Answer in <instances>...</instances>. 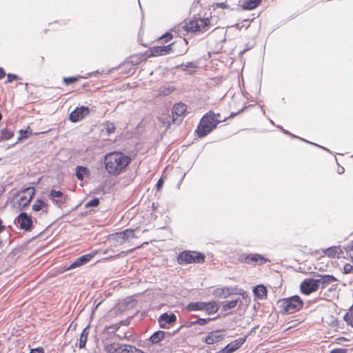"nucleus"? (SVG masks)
I'll use <instances>...</instances> for the list:
<instances>
[{
	"mask_svg": "<svg viewBox=\"0 0 353 353\" xmlns=\"http://www.w3.org/2000/svg\"><path fill=\"white\" fill-rule=\"evenodd\" d=\"M212 319H211V318H207V319L199 318V319H196V321H191L190 323L191 325H204Z\"/></svg>",
	"mask_w": 353,
	"mask_h": 353,
	"instance_id": "36",
	"label": "nucleus"
},
{
	"mask_svg": "<svg viewBox=\"0 0 353 353\" xmlns=\"http://www.w3.org/2000/svg\"><path fill=\"white\" fill-rule=\"evenodd\" d=\"M19 79V77L17 74H12V73H8L7 74V82L8 83H11L13 81L17 80Z\"/></svg>",
	"mask_w": 353,
	"mask_h": 353,
	"instance_id": "39",
	"label": "nucleus"
},
{
	"mask_svg": "<svg viewBox=\"0 0 353 353\" xmlns=\"http://www.w3.org/2000/svg\"><path fill=\"white\" fill-rule=\"evenodd\" d=\"M182 42H185V45H187L188 42L186 41V40L185 39H183V41Z\"/></svg>",
	"mask_w": 353,
	"mask_h": 353,
	"instance_id": "54",
	"label": "nucleus"
},
{
	"mask_svg": "<svg viewBox=\"0 0 353 353\" xmlns=\"http://www.w3.org/2000/svg\"><path fill=\"white\" fill-rule=\"evenodd\" d=\"M130 162V157L121 152H112L104 157L106 170L114 176H118L123 172Z\"/></svg>",
	"mask_w": 353,
	"mask_h": 353,
	"instance_id": "1",
	"label": "nucleus"
},
{
	"mask_svg": "<svg viewBox=\"0 0 353 353\" xmlns=\"http://www.w3.org/2000/svg\"><path fill=\"white\" fill-rule=\"evenodd\" d=\"M213 294L215 296L225 299L231 294V292L228 288H216L214 290Z\"/></svg>",
	"mask_w": 353,
	"mask_h": 353,
	"instance_id": "28",
	"label": "nucleus"
},
{
	"mask_svg": "<svg viewBox=\"0 0 353 353\" xmlns=\"http://www.w3.org/2000/svg\"><path fill=\"white\" fill-rule=\"evenodd\" d=\"M172 34L167 32L164 35H163L160 39L163 40L164 42H168L172 39Z\"/></svg>",
	"mask_w": 353,
	"mask_h": 353,
	"instance_id": "42",
	"label": "nucleus"
},
{
	"mask_svg": "<svg viewBox=\"0 0 353 353\" xmlns=\"http://www.w3.org/2000/svg\"><path fill=\"white\" fill-rule=\"evenodd\" d=\"M261 0H242L241 1V6L245 10H251L256 8Z\"/></svg>",
	"mask_w": 353,
	"mask_h": 353,
	"instance_id": "21",
	"label": "nucleus"
},
{
	"mask_svg": "<svg viewBox=\"0 0 353 353\" xmlns=\"http://www.w3.org/2000/svg\"><path fill=\"white\" fill-rule=\"evenodd\" d=\"M351 261L353 262V256H351Z\"/></svg>",
	"mask_w": 353,
	"mask_h": 353,
	"instance_id": "55",
	"label": "nucleus"
},
{
	"mask_svg": "<svg viewBox=\"0 0 353 353\" xmlns=\"http://www.w3.org/2000/svg\"><path fill=\"white\" fill-rule=\"evenodd\" d=\"M32 209L34 212H40L41 214H46L48 213L49 205L41 199H37L32 206Z\"/></svg>",
	"mask_w": 353,
	"mask_h": 353,
	"instance_id": "16",
	"label": "nucleus"
},
{
	"mask_svg": "<svg viewBox=\"0 0 353 353\" xmlns=\"http://www.w3.org/2000/svg\"><path fill=\"white\" fill-rule=\"evenodd\" d=\"M216 8H222V9H225L228 7V4L224 3V2H221V3H216Z\"/></svg>",
	"mask_w": 353,
	"mask_h": 353,
	"instance_id": "45",
	"label": "nucleus"
},
{
	"mask_svg": "<svg viewBox=\"0 0 353 353\" xmlns=\"http://www.w3.org/2000/svg\"><path fill=\"white\" fill-rule=\"evenodd\" d=\"M185 176V174H183V176L181 180H183Z\"/></svg>",
	"mask_w": 353,
	"mask_h": 353,
	"instance_id": "57",
	"label": "nucleus"
},
{
	"mask_svg": "<svg viewBox=\"0 0 353 353\" xmlns=\"http://www.w3.org/2000/svg\"><path fill=\"white\" fill-rule=\"evenodd\" d=\"M196 68V63L194 62H188L185 65L181 64L176 66V68H181L183 71L187 72L189 74H194Z\"/></svg>",
	"mask_w": 353,
	"mask_h": 353,
	"instance_id": "26",
	"label": "nucleus"
},
{
	"mask_svg": "<svg viewBox=\"0 0 353 353\" xmlns=\"http://www.w3.org/2000/svg\"><path fill=\"white\" fill-rule=\"evenodd\" d=\"M344 171H345V169L343 167H341V168H339L338 170V173L339 174H343L344 172Z\"/></svg>",
	"mask_w": 353,
	"mask_h": 353,
	"instance_id": "50",
	"label": "nucleus"
},
{
	"mask_svg": "<svg viewBox=\"0 0 353 353\" xmlns=\"http://www.w3.org/2000/svg\"><path fill=\"white\" fill-rule=\"evenodd\" d=\"M28 130H21L19 131V137L18 138L19 140L22 139L28 138Z\"/></svg>",
	"mask_w": 353,
	"mask_h": 353,
	"instance_id": "41",
	"label": "nucleus"
},
{
	"mask_svg": "<svg viewBox=\"0 0 353 353\" xmlns=\"http://www.w3.org/2000/svg\"><path fill=\"white\" fill-rule=\"evenodd\" d=\"M130 345L121 344L119 343H113L107 346L106 350L108 353H128Z\"/></svg>",
	"mask_w": 353,
	"mask_h": 353,
	"instance_id": "15",
	"label": "nucleus"
},
{
	"mask_svg": "<svg viewBox=\"0 0 353 353\" xmlns=\"http://www.w3.org/2000/svg\"><path fill=\"white\" fill-rule=\"evenodd\" d=\"M224 337L222 331L218 330L210 332L202 341L208 345H212L222 341Z\"/></svg>",
	"mask_w": 353,
	"mask_h": 353,
	"instance_id": "12",
	"label": "nucleus"
},
{
	"mask_svg": "<svg viewBox=\"0 0 353 353\" xmlns=\"http://www.w3.org/2000/svg\"><path fill=\"white\" fill-rule=\"evenodd\" d=\"M205 302H192L190 303L187 309L189 311H198V310H204Z\"/></svg>",
	"mask_w": 353,
	"mask_h": 353,
	"instance_id": "29",
	"label": "nucleus"
},
{
	"mask_svg": "<svg viewBox=\"0 0 353 353\" xmlns=\"http://www.w3.org/2000/svg\"><path fill=\"white\" fill-rule=\"evenodd\" d=\"M253 293L256 298L263 300L267 297V289L263 285H258L253 288Z\"/></svg>",
	"mask_w": 353,
	"mask_h": 353,
	"instance_id": "20",
	"label": "nucleus"
},
{
	"mask_svg": "<svg viewBox=\"0 0 353 353\" xmlns=\"http://www.w3.org/2000/svg\"><path fill=\"white\" fill-rule=\"evenodd\" d=\"M78 79H79L78 77H64L63 79V81L65 85H70V84H72V83H75L76 81H77Z\"/></svg>",
	"mask_w": 353,
	"mask_h": 353,
	"instance_id": "37",
	"label": "nucleus"
},
{
	"mask_svg": "<svg viewBox=\"0 0 353 353\" xmlns=\"http://www.w3.org/2000/svg\"><path fill=\"white\" fill-rule=\"evenodd\" d=\"M186 112V105L184 103H176L174 105L172 109V114L174 121H176L178 117H181Z\"/></svg>",
	"mask_w": 353,
	"mask_h": 353,
	"instance_id": "19",
	"label": "nucleus"
},
{
	"mask_svg": "<svg viewBox=\"0 0 353 353\" xmlns=\"http://www.w3.org/2000/svg\"><path fill=\"white\" fill-rule=\"evenodd\" d=\"M100 203V200L99 198H93L92 199H91L90 201H89L88 202H87L84 207L85 208H96L97 207Z\"/></svg>",
	"mask_w": 353,
	"mask_h": 353,
	"instance_id": "35",
	"label": "nucleus"
},
{
	"mask_svg": "<svg viewBox=\"0 0 353 353\" xmlns=\"http://www.w3.org/2000/svg\"><path fill=\"white\" fill-rule=\"evenodd\" d=\"M213 114H214V118H215V119H214V120H216V121H217V122L219 121V124L220 123H221V122H223V121H225V118L222 119V118L221 117V115H220V114H219V113L216 114V113H214V112H213Z\"/></svg>",
	"mask_w": 353,
	"mask_h": 353,
	"instance_id": "43",
	"label": "nucleus"
},
{
	"mask_svg": "<svg viewBox=\"0 0 353 353\" xmlns=\"http://www.w3.org/2000/svg\"><path fill=\"white\" fill-rule=\"evenodd\" d=\"M94 256V254L90 253L87 254H84L81 256L80 257L76 259L67 268V270L74 269L78 267H80L84 264L88 263L93 257Z\"/></svg>",
	"mask_w": 353,
	"mask_h": 353,
	"instance_id": "14",
	"label": "nucleus"
},
{
	"mask_svg": "<svg viewBox=\"0 0 353 353\" xmlns=\"http://www.w3.org/2000/svg\"><path fill=\"white\" fill-rule=\"evenodd\" d=\"M281 129L283 130V132L285 134H289V135H290V136H291V137H297L296 136H294V134H292L290 133L288 130H285L283 129L281 127Z\"/></svg>",
	"mask_w": 353,
	"mask_h": 353,
	"instance_id": "49",
	"label": "nucleus"
},
{
	"mask_svg": "<svg viewBox=\"0 0 353 353\" xmlns=\"http://www.w3.org/2000/svg\"><path fill=\"white\" fill-rule=\"evenodd\" d=\"M302 141H306L304 139L300 138Z\"/></svg>",
	"mask_w": 353,
	"mask_h": 353,
	"instance_id": "58",
	"label": "nucleus"
},
{
	"mask_svg": "<svg viewBox=\"0 0 353 353\" xmlns=\"http://www.w3.org/2000/svg\"><path fill=\"white\" fill-rule=\"evenodd\" d=\"M89 174L90 170L88 168L81 165L76 167L75 175L79 180L83 181L84 176H88Z\"/></svg>",
	"mask_w": 353,
	"mask_h": 353,
	"instance_id": "25",
	"label": "nucleus"
},
{
	"mask_svg": "<svg viewBox=\"0 0 353 353\" xmlns=\"http://www.w3.org/2000/svg\"><path fill=\"white\" fill-rule=\"evenodd\" d=\"M14 223L25 231H30L32 228V216L26 212H21L14 219Z\"/></svg>",
	"mask_w": 353,
	"mask_h": 353,
	"instance_id": "6",
	"label": "nucleus"
},
{
	"mask_svg": "<svg viewBox=\"0 0 353 353\" xmlns=\"http://www.w3.org/2000/svg\"><path fill=\"white\" fill-rule=\"evenodd\" d=\"M1 221H0V233L4 230L5 226L1 225Z\"/></svg>",
	"mask_w": 353,
	"mask_h": 353,
	"instance_id": "51",
	"label": "nucleus"
},
{
	"mask_svg": "<svg viewBox=\"0 0 353 353\" xmlns=\"http://www.w3.org/2000/svg\"><path fill=\"white\" fill-rule=\"evenodd\" d=\"M343 272L345 274H350L353 272V265L350 263H346L343 267Z\"/></svg>",
	"mask_w": 353,
	"mask_h": 353,
	"instance_id": "40",
	"label": "nucleus"
},
{
	"mask_svg": "<svg viewBox=\"0 0 353 353\" xmlns=\"http://www.w3.org/2000/svg\"><path fill=\"white\" fill-rule=\"evenodd\" d=\"M175 45V43H172L168 46L152 47L148 50V57H157L170 54L173 52L172 48Z\"/></svg>",
	"mask_w": 353,
	"mask_h": 353,
	"instance_id": "11",
	"label": "nucleus"
},
{
	"mask_svg": "<svg viewBox=\"0 0 353 353\" xmlns=\"http://www.w3.org/2000/svg\"><path fill=\"white\" fill-rule=\"evenodd\" d=\"M166 332L164 331L159 330L153 333L150 337L149 340L152 344H156L160 342L165 338Z\"/></svg>",
	"mask_w": 353,
	"mask_h": 353,
	"instance_id": "27",
	"label": "nucleus"
},
{
	"mask_svg": "<svg viewBox=\"0 0 353 353\" xmlns=\"http://www.w3.org/2000/svg\"><path fill=\"white\" fill-rule=\"evenodd\" d=\"M205 261V256L201 252L195 251L184 250L177 256V262L180 265L192 263H202Z\"/></svg>",
	"mask_w": 353,
	"mask_h": 353,
	"instance_id": "4",
	"label": "nucleus"
},
{
	"mask_svg": "<svg viewBox=\"0 0 353 353\" xmlns=\"http://www.w3.org/2000/svg\"><path fill=\"white\" fill-rule=\"evenodd\" d=\"M176 316L174 314H168L166 312L160 315L158 319V321L159 323V326L161 328L166 329L168 328L167 325H171L176 322Z\"/></svg>",
	"mask_w": 353,
	"mask_h": 353,
	"instance_id": "13",
	"label": "nucleus"
},
{
	"mask_svg": "<svg viewBox=\"0 0 353 353\" xmlns=\"http://www.w3.org/2000/svg\"><path fill=\"white\" fill-rule=\"evenodd\" d=\"M88 334H89L88 327H86L82 331L80 338H79V348H83L85 346Z\"/></svg>",
	"mask_w": 353,
	"mask_h": 353,
	"instance_id": "30",
	"label": "nucleus"
},
{
	"mask_svg": "<svg viewBox=\"0 0 353 353\" xmlns=\"http://www.w3.org/2000/svg\"><path fill=\"white\" fill-rule=\"evenodd\" d=\"M324 253L327 256H328L329 257H332V258L337 257V258H339L340 257V254H341L343 253V252H342V250H341L340 247L334 246V247H330L329 248H327L324 251Z\"/></svg>",
	"mask_w": 353,
	"mask_h": 353,
	"instance_id": "23",
	"label": "nucleus"
},
{
	"mask_svg": "<svg viewBox=\"0 0 353 353\" xmlns=\"http://www.w3.org/2000/svg\"><path fill=\"white\" fill-rule=\"evenodd\" d=\"M237 303H238V300L236 299V300H232V301H225L223 302L222 304V308H223V310L226 312L228 310H232L233 308H234L236 305H237Z\"/></svg>",
	"mask_w": 353,
	"mask_h": 353,
	"instance_id": "33",
	"label": "nucleus"
},
{
	"mask_svg": "<svg viewBox=\"0 0 353 353\" xmlns=\"http://www.w3.org/2000/svg\"><path fill=\"white\" fill-rule=\"evenodd\" d=\"M105 130L108 134H112L115 131V126L113 123H107Z\"/></svg>",
	"mask_w": 353,
	"mask_h": 353,
	"instance_id": "38",
	"label": "nucleus"
},
{
	"mask_svg": "<svg viewBox=\"0 0 353 353\" xmlns=\"http://www.w3.org/2000/svg\"><path fill=\"white\" fill-rule=\"evenodd\" d=\"M281 312L293 314L303 307V302L298 295H294L278 301Z\"/></svg>",
	"mask_w": 353,
	"mask_h": 353,
	"instance_id": "3",
	"label": "nucleus"
},
{
	"mask_svg": "<svg viewBox=\"0 0 353 353\" xmlns=\"http://www.w3.org/2000/svg\"><path fill=\"white\" fill-rule=\"evenodd\" d=\"M89 114L90 109L88 107L83 105L81 107H77L70 112L69 119L72 123H76L86 117Z\"/></svg>",
	"mask_w": 353,
	"mask_h": 353,
	"instance_id": "9",
	"label": "nucleus"
},
{
	"mask_svg": "<svg viewBox=\"0 0 353 353\" xmlns=\"http://www.w3.org/2000/svg\"><path fill=\"white\" fill-rule=\"evenodd\" d=\"M212 110L207 112L201 119L195 132L199 138H203L211 132L219 125V121L214 120Z\"/></svg>",
	"mask_w": 353,
	"mask_h": 353,
	"instance_id": "2",
	"label": "nucleus"
},
{
	"mask_svg": "<svg viewBox=\"0 0 353 353\" xmlns=\"http://www.w3.org/2000/svg\"><path fill=\"white\" fill-rule=\"evenodd\" d=\"M1 139L3 140H9L14 136V132L8 129H3L1 132Z\"/></svg>",
	"mask_w": 353,
	"mask_h": 353,
	"instance_id": "34",
	"label": "nucleus"
},
{
	"mask_svg": "<svg viewBox=\"0 0 353 353\" xmlns=\"http://www.w3.org/2000/svg\"><path fill=\"white\" fill-rule=\"evenodd\" d=\"M25 192L29 196V198H27L26 196H21L20 198V205H23V207L28 205L33 197L34 194V188L32 187H29L26 189Z\"/></svg>",
	"mask_w": 353,
	"mask_h": 353,
	"instance_id": "22",
	"label": "nucleus"
},
{
	"mask_svg": "<svg viewBox=\"0 0 353 353\" xmlns=\"http://www.w3.org/2000/svg\"><path fill=\"white\" fill-rule=\"evenodd\" d=\"M49 196L53 200V202L57 205L63 204L65 202V199H63V192L59 190H52L50 192Z\"/></svg>",
	"mask_w": 353,
	"mask_h": 353,
	"instance_id": "18",
	"label": "nucleus"
},
{
	"mask_svg": "<svg viewBox=\"0 0 353 353\" xmlns=\"http://www.w3.org/2000/svg\"><path fill=\"white\" fill-rule=\"evenodd\" d=\"M163 185V179L162 178H160L156 184L157 190L159 191L161 189Z\"/></svg>",
	"mask_w": 353,
	"mask_h": 353,
	"instance_id": "44",
	"label": "nucleus"
},
{
	"mask_svg": "<svg viewBox=\"0 0 353 353\" xmlns=\"http://www.w3.org/2000/svg\"><path fill=\"white\" fill-rule=\"evenodd\" d=\"M134 231L133 230L126 229L123 231L111 234L110 239L114 241L116 243L121 245L128 239L134 237Z\"/></svg>",
	"mask_w": 353,
	"mask_h": 353,
	"instance_id": "10",
	"label": "nucleus"
},
{
	"mask_svg": "<svg viewBox=\"0 0 353 353\" xmlns=\"http://www.w3.org/2000/svg\"><path fill=\"white\" fill-rule=\"evenodd\" d=\"M6 75L4 70L0 67V79H2Z\"/></svg>",
	"mask_w": 353,
	"mask_h": 353,
	"instance_id": "48",
	"label": "nucleus"
},
{
	"mask_svg": "<svg viewBox=\"0 0 353 353\" xmlns=\"http://www.w3.org/2000/svg\"><path fill=\"white\" fill-rule=\"evenodd\" d=\"M343 320L348 325L353 327V304L350 307L349 311L344 315Z\"/></svg>",
	"mask_w": 353,
	"mask_h": 353,
	"instance_id": "31",
	"label": "nucleus"
},
{
	"mask_svg": "<svg viewBox=\"0 0 353 353\" xmlns=\"http://www.w3.org/2000/svg\"><path fill=\"white\" fill-rule=\"evenodd\" d=\"M330 353H346V350L343 348H337L332 350Z\"/></svg>",
	"mask_w": 353,
	"mask_h": 353,
	"instance_id": "46",
	"label": "nucleus"
},
{
	"mask_svg": "<svg viewBox=\"0 0 353 353\" xmlns=\"http://www.w3.org/2000/svg\"><path fill=\"white\" fill-rule=\"evenodd\" d=\"M236 114H237V113L232 112V113L230 114V117H234L235 115H236Z\"/></svg>",
	"mask_w": 353,
	"mask_h": 353,
	"instance_id": "52",
	"label": "nucleus"
},
{
	"mask_svg": "<svg viewBox=\"0 0 353 353\" xmlns=\"http://www.w3.org/2000/svg\"><path fill=\"white\" fill-rule=\"evenodd\" d=\"M239 261L241 263H245L248 264H250L252 263H258L259 265H262L268 260L264 258L262 255L259 254H242L239 257Z\"/></svg>",
	"mask_w": 353,
	"mask_h": 353,
	"instance_id": "8",
	"label": "nucleus"
},
{
	"mask_svg": "<svg viewBox=\"0 0 353 353\" xmlns=\"http://www.w3.org/2000/svg\"><path fill=\"white\" fill-rule=\"evenodd\" d=\"M313 145H315L316 146H319L318 144H315V143H311Z\"/></svg>",
	"mask_w": 353,
	"mask_h": 353,
	"instance_id": "56",
	"label": "nucleus"
},
{
	"mask_svg": "<svg viewBox=\"0 0 353 353\" xmlns=\"http://www.w3.org/2000/svg\"><path fill=\"white\" fill-rule=\"evenodd\" d=\"M219 308V305L216 301L205 302L204 311L208 314L216 313Z\"/></svg>",
	"mask_w": 353,
	"mask_h": 353,
	"instance_id": "24",
	"label": "nucleus"
},
{
	"mask_svg": "<svg viewBox=\"0 0 353 353\" xmlns=\"http://www.w3.org/2000/svg\"><path fill=\"white\" fill-rule=\"evenodd\" d=\"M319 288L321 289L325 288L329 284L335 282L337 279L333 276L330 274H325L321 276L320 279H316Z\"/></svg>",
	"mask_w": 353,
	"mask_h": 353,
	"instance_id": "17",
	"label": "nucleus"
},
{
	"mask_svg": "<svg viewBox=\"0 0 353 353\" xmlns=\"http://www.w3.org/2000/svg\"><path fill=\"white\" fill-rule=\"evenodd\" d=\"M146 57L143 54H135L130 57V61L132 65H138L143 61H145Z\"/></svg>",
	"mask_w": 353,
	"mask_h": 353,
	"instance_id": "32",
	"label": "nucleus"
},
{
	"mask_svg": "<svg viewBox=\"0 0 353 353\" xmlns=\"http://www.w3.org/2000/svg\"><path fill=\"white\" fill-rule=\"evenodd\" d=\"M30 353H44L42 347H38L30 350Z\"/></svg>",
	"mask_w": 353,
	"mask_h": 353,
	"instance_id": "47",
	"label": "nucleus"
},
{
	"mask_svg": "<svg viewBox=\"0 0 353 353\" xmlns=\"http://www.w3.org/2000/svg\"><path fill=\"white\" fill-rule=\"evenodd\" d=\"M152 209H153L154 210H155L157 209V207L154 205V203H152Z\"/></svg>",
	"mask_w": 353,
	"mask_h": 353,
	"instance_id": "53",
	"label": "nucleus"
},
{
	"mask_svg": "<svg viewBox=\"0 0 353 353\" xmlns=\"http://www.w3.org/2000/svg\"><path fill=\"white\" fill-rule=\"evenodd\" d=\"M319 285L316 281V279L307 278L304 279L301 285L300 290L302 294L309 295L312 292L317 291Z\"/></svg>",
	"mask_w": 353,
	"mask_h": 353,
	"instance_id": "7",
	"label": "nucleus"
},
{
	"mask_svg": "<svg viewBox=\"0 0 353 353\" xmlns=\"http://www.w3.org/2000/svg\"><path fill=\"white\" fill-rule=\"evenodd\" d=\"M210 25V19L208 18H198L195 20L190 21L188 24L183 26L188 31L200 32L205 30Z\"/></svg>",
	"mask_w": 353,
	"mask_h": 353,
	"instance_id": "5",
	"label": "nucleus"
}]
</instances>
